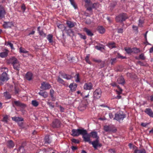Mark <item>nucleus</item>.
Returning <instances> with one entry per match:
<instances>
[{
    "mask_svg": "<svg viewBox=\"0 0 153 153\" xmlns=\"http://www.w3.org/2000/svg\"><path fill=\"white\" fill-rule=\"evenodd\" d=\"M9 62V63L13 66L14 65L17 63L19 61L16 58L12 57L10 59Z\"/></svg>",
    "mask_w": 153,
    "mask_h": 153,
    "instance_id": "nucleus-12",
    "label": "nucleus"
},
{
    "mask_svg": "<svg viewBox=\"0 0 153 153\" xmlns=\"http://www.w3.org/2000/svg\"><path fill=\"white\" fill-rule=\"evenodd\" d=\"M138 26L140 27H142L143 26V24L144 22V19L143 18L140 19L138 20Z\"/></svg>",
    "mask_w": 153,
    "mask_h": 153,
    "instance_id": "nucleus-30",
    "label": "nucleus"
},
{
    "mask_svg": "<svg viewBox=\"0 0 153 153\" xmlns=\"http://www.w3.org/2000/svg\"><path fill=\"white\" fill-rule=\"evenodd\" d=\"M13 104L16 106L24 108L26 107V105L22 103L19 101H15L13 102Z\"/></svg>",
    "mask_w": 153,
    "mask_h": 153,
    "instance_id": "nucleus-14",
    "label": "nucleus"
},
{
    "mask_svg": "<svg viewBox=\"0 0 153 153\" xmlns=\"http://www.w3.org/2000/svg\"><path fill=\"white\" fill-rule=\"evenodd\" d=\"M76 78L75 80V81L76 82H80V78L79 77V74H77L76 75Z\"/></svg>",
    "mask_w": 153,
    "mask_h": 153,
    "instance_id": "nucleus-55",
    "label": "nucleus"
},
{
    "mask_svg": "<svg viewBox=\"0 0 153 153\" xmlns=\"http://www.w3.org/2000/svg\"><path fill=\"white\" fill-rule=\"evenodd\" d=\"M134 153H146V151L144 149H137L134 150Z\"/></svg>",
    "mask_w": 153,
    "mask_h": 153,
    "instance_id": "nucleus-28",
    "label": "nucleus"
},
{
    "mask_svg": "<svg viewBox=\"0 0 153 153\" xmlns=\"http://www.w3.org/2000/svg\"><path fill=\"white\" fill-rule=\"evenodd\" d=\"M87 10H88L89 11L92 12V9L93 8L92 7L90 6H88L87 7Z\"/></svg>",
    "mask_w": 153,
    "mask_h": 153,
    "instance_id": "nucleus-57",
    "label": "nucleus"
},
{
    "mask_svg": "<svg viewBox=\"0 0 153 153\" xmlns=\"http://www.w3.org/2000/svg\"><path fill=\"white\" fill-rule=\"evenodd\" d=\"M38 94L40 96L43 97L44 98H46L48 96V94L46 92H40L38 93Z\"/></svg>",
    "mask_w": 153,
    "mask_h": 153,
    "instance_id": "nucleus-34",
    "label": "nucleus"
},
{
    "mask_svg": "<svg viewBox=\"0 0 153 153\" xmlns=\"http://www.w3.org/2000/svg\"><path fill=\"white\" fill-rule=\"evenodd\" d=\"M51 86L50 84L45 82H43L41 83L40 88L44 90H48L49 89Z\"/></svg>",
    "mask_w": 153,
    "mask_h": 153,
    "instance_id": "nucleus-9",
    "label": "nucleus"
},
{
    "mask_svg": "<svg viewBox=\"0 0 153 153\" xmlns=\"http://www.w3.org/2000/svg\"><path fill=\"white\" fill-rule=\"evenodd\" d=\"M66 33L68 35L70 36H74V32L71 28H69L67 30Z\"/></svg>",
    "mask_w": 153,
    "mask_h": 153,
    "instance_id": "nucleus-26",
    "label": "nucleus"
},
{
    "mask_svg": "<svg viewBox=\"0 0 153 153\" xmlns=\"http://www.w3.org/2000/svg\"><path fill=\"white\" fill-rule=\"evenodd\" d=\"M123 32V29L120 28L118 29L117 33H122Z\"/></svg>",
    "mask_w": 153,
    "mask_h": 153,
    "instance_id": "nucleus-60",
    "label": "nucleus"
},
{
    "mask_svg": "<svg viewBox=\"0 0 153 153\" xmlns=\"http://www.w3.org/2000/svg\"><path fill=\"white\" fill-rule=\"evenodd\" d=\"M83 30L86 33L87 35L88 36H91L94 35L93 33L90 30L86 27L84 28Z\"/></svg>",
    "mask_w": 153,
    "mask_h": 153,
    "instance_id": "nucleus-21",
    "label": "nucleus"
},
{
    "mask_svg": "<svg viewBox=\"0 0 153 153\" xmlns=\"http://www.w3.org/2000/svg\"><path fill=\"white\" fill-rule=\"evenodd\" d=\"M9 79L8 76L5 72L2 74L0 76V85L3 84L4 81H7Z\"/></svg>",
    "mask_w": 153,
    "mask_h": 153,
    "instance_id": "nucleus-4",
    "label": "nucleus"
},
{
    "mask_svg": "<svg viewBox=\"0 0 153 153\" xmlns=\"http://www.w3.org/2000/svg\"><path fill=\"white\" fill-rule=\"evenodd\" d=\"M78 35L82 39H86V37L85 35H82L81 33H78Z\"/></svg>",
    "mask_w": 153,
    "mask_h": 153,
    "instance_id": "nucleus-51",
    "label": "nucleus"
},
{
    "mask_svg": "<svg viewBox=\"0 0 153 153\" xmlns=\"http://www.w3.org/2000/svg\"><path fill=\"white\" fill-rule=\"evenodd\" d=\"M95 48L98 50L102 51V49H104V48L100 46H96Z\"/></svg>",
    "mask_w": 153,
    "mask_h": 153,
    "instance_id": "nucleus-56",
    "label": "nucleus"
},
{
    "mask_svg": "<svg viewBox=\"0 0 153 153\" xmlns=\"http://www.w3.org/2000/svg\"><path fill=\"white\" fill-rule=\"evenodd\" d=\"M128 18V16L126 13H121L116 17L115 20L117 22H122Z\"/></svg>",
    "mask_w": 153,
    "mask_h": 153,
    "instance_id": "nucleus-3",
    "label": "nucleus"
},
{
    "mask_svg": "<svg viewBox=\"0 0 153 153\" xmlns=\"http://www.w3.org/2000/svg\"><path fill=\"white\" fill-rule=\"evenodd\" d=\"M19 151L21 153H25V149H24V148L22 147H19Z\"/></svg>",
    "mask_w": 153,
    "mask_h": 153,
    "instance_id": "nucleus-52",
    "label": "nucleus"
},
{
    "mask_svg": "<svg viewBox=\"0 0 153 153\" xmlns=\"http://www.w3.org/2000/svg\"><path fill=\"white\" fill-rule=\"evenodd\" d=\"M101 89L99 88H97L93 93L94 98L97 99L100 98L101 96Z\"/></svg>",
    "mask_w": 153,
    "mask_h": 153,
    "instance_id": "nucleus-5",
    "label": "nucleus"
},
{
    "mask_svg": "<svg viewBox=\"0 0 153 153\" xmlns=\"http://www.w3.org/2000/svg\"><path fill=\"white\" fill-rule=\"evenodd\" d=\"M109 118L111 119H113L114 120V117L113 115V114L112 113H109Z\"/></svg>",
    "mask_w": 153,
    "mask_h": 153,
    "instance_id": "nucleus-62",
    "label": "nucleus"
},
{
    "mask_svg": "<svg viewBox=\"0 0 153 153\" xmlns=\"http://www.w3.org/2000/svg\"><path fill=\"white\" fill-rule=\"evenodd\" d=\"M107 45L109 48L111 49L116 47L115 43L113 42H109Z\"/></svg>",
    "mask_w": 153,
    "mask_h": 153,
    "instance_id": "nucleus-27",
    "label": "nucleus"
},
{
    "mask_svg": "<svg viewBox=\"0 0 153 153\" xmlns=\"http://www.w3.org/2000/svg\"><path fill=\"white\" fill-rule=\"evenodd\" d=\"M13 25V23L12 22H4L3 25V26L5 28H10Z\"/></svg>",
    "mask_w": 153,
    "mask_h": 153,
    "instance_id": "nucleus-16",
    "label": "nucleus"
},
{
    "mask_svg": "<svg viewBox=\"0 0 153 153\" xmlns=\"http://www.w3.org/2000/svg\"><path fill=\"white\" fill-rule=\"evenodd\" d=\"M6 13L4 7L2 6H0V19L4 17Z\"/></svg>",
    "mask_w": 153,
    "mask_h": 153,
    "instance_id": "nucleus-10",
    "label": "nucleus"
},
{
    "mask_svg": "<svg viewBox=\"0 0 153 153\" xmlns=\"http://www.w3.org/2000/svg\"><path fill=\"white\" fill-rule=\"evenodd\" d=\"M7 146L9 148L11 149L14 147L15 144L12 140H9L7 142Z\"/></svg>",
    "mask_w": 153,
    "mask_h": 153,
    "instance_id": "nucleus-15",
    "label": "nucleus"
},
{
    "mask_svg": "<svg viewBox=\"0 0 153 153\" xmlns=\"http://www.w3.org/2000/svg\"><path fill=\"white\" fill-rule=\"evenodd\" d=\"M53 36L51 34H49L48 35L47 39L49 41V43H52L53 42L52 40Z\"/></svg>",
    "mask_w": 153,
    "mask_h": 153,
    "instance_id": "nucleus-38",
    "label": "nucleus"
},
{
    "mask_svg": "<svg viewBox=\"0 0 153 153\" xmlns=\"http://www.w3.org/2000/svg\"><path fill=\"white\" fill-rule=\"evenodd\" d=\"M144 112L151 117L153 118V111L150 108H146Z\"/></svg>",
    "mask_w": 153,
    "mask_h": 153,
    "instance_id": "nucleus-11",
    "label": "nucleus"
},
{
    "mask_svg": "<svg viewBox=\"0 0 153 153\" xmlns=\"http://www.w3.org/2000/svg\"><path fill=\"white\" fill-rule=\"evenodd\" d=\"M69 87L72 91H74L76 90L77 85L76 84H74L73 83H71Z\"/></svg>",
    "mask_w": 153,
    "mask_h": 153,
    "instance_id": "nucleus-23",
    "label": "nucleus"
},
{
    "mask_svg": "<svg viewBox=\"0 0 153 153\" xmlns=\"http://www.w3.org/2000/svg\"><path fill=\"white\" fill-rule=\"evenodd\" d=\"M61 122L57 119H55L52 122V126L53 128H57L60 127Z\"/></svg>",
    "mask_w": 153,
    "mask_h": 153,
    "instance_id": "nucleus-8",
    "label": "nucleus"
},
{
    "mask_svg": "<svg viewBox=\"0 0 153 153\" xmlns=\"http://www.w3.org/2000/svg\"><path fill=\"white\" fill-rule=\"evenodd\" d=\"M117 81L118 83L123 85L125 83L124 79L123 76H121L119 78L117 79Z\"/></svg>",
    "mask_w": 153,
    "mask_h": 153,
    "instance_id": "nucleus-20",
    "label": "nucleus"
},
{
    "mask_svg": "<svg viewBox=\"0 0 153 153\" xmlns=\"http://www.w3.org/2000/svg\"><path fill=\"white\" fill-rule=\"evenodd\" d=\"M132 53H137L140 52L139 49L136 48H132Z\"/></svg>",
    "mask_w": 153,
    "mask_h": 153,
    "instance_id": "nucleus-41",
    "label": "nucleus"
},
{
    "mask_svg": "<svg viewBox=\"0 0 153 153\" xmlns=\"http://www.w3.org/2000/svg\"><path fill=\"white\" fill-rule=\"evenodd\" d=\"M110 126L106 125L104 127V129L106 132H110Z\"/></svg>",
    "mask_w": 153,
    "mask_h": 153,
    "instance_id": "nucleus-48",
    "label": "nucleus"
},
{
    "mask_svg": "<svg viewBox=\"0 0 153 153\" xmlns=\"http://www.w3.org/2000/svg\"><path fill=\"white\" fill-rule=\"evenodd\" d=\"M97 30L99 33L101 34L104 33L105 31V28L101 26H99L98 27Z\"/></svg>",
    "mask_w": 153,
    "mask_h": 153,
    "instance_id": "nucleus-17",
    "label": "nucleus"
},
{
    "mask_svg": "<svg viewBox=\"0 0 153 153\" xmlns=\"http://www.w3.org/2000/svg\"><path fill=\"white\" fill-rule=\"evenodd\" d=\"M19 52L20 53H28V51H26L23 48H22V47H21L19 48Z\"/></svg>",
    "mask_w": 153,
    "mask_h": 153,
    "instance_id": "nucleus-40",
    "label": "nucleus"
},
{
    "mask_svg": "<svg viewBox=\"0 0 153 153\" xmlns=\"http://www.w3.org/2000/svg\"><path fill=\"white\" fill-rule=\"evenodd\" d=\"M66 24L68 27L70 28H71L74 27L76 25V23L75 22L68 20L66 21Z\"/></svg>",
    "mask_w": 153,
    "mask_h": 153,
    "instance_id": "nucleus-13",
    "label": "nucleus"
},
{
    "mask_svg": "<svg viewBox=\"0 0 153 153\" xmlns=\"http://www.w3.org/2000/svg\"><path fill=\"white\" fill-rule=\"evenodd\" d=\"M93 85L90 82L85 83L83 85L84 89L86 90H91L93 89Z\"/></svg>",
    "mask_w": 153,
    "mask_h": 153,
    "instance_id": "nucleus-7",
    "label": "nucleus"
},
{
    "mask_svg": "<svg viewBox=\"0 0 153 153\" xmlns=\"http://www.w3.org/2000/svg\"><path fill=\"white\" fill-rule=\"evenodd\" d=\"M12 120L16 122H19L23 121L24 120L22 117H15L12 118Z\"/></svg>",
    "mask_w": 153,
    "mask_h": 153,
    "instance_id": "nucleus-24",
    "label": "nucleus"
},
{
    "mask_svg": "<svg viewBox=\"0 0 153 153\" xmlns=\"http://www.w3.org/2000/svg\"><path fill=\"white\" fill-rule=\"evenodd\" d=\"M146 59V57L144 56V54L143 53H142L140 54L139 56V59L142 60H145Z\"/></svg>",
    "mask_w": 153,
    "mask_h": 153,
    "instance_id": "nucleus-46",
    "label": "nucleus"
},
{
    "mask_svg": "<svg viewBox=\"0 0 153 153\" xmlns=\"http://www.w3.org/2000/svg\"><path fill=\"white\" fill-rule=\"evenodd\" d=\"M132 28L136 31H138V27L137 26L133 25L132 26Z\"/></svg>",
    "mask_w": 153,
    "mask_h": 153,
    "instance_id": "nucleus-63",
    "label": "nucleus"
},
{
    "mask_svg": "<svg viewBox=\"0 0 153 153\" xmlns=\"http://www.w3.org/2000/svg\"><path fill=\"white\" fill-rule=\"evenodd\" d=\"M85 3V6L86 7L91 5L92 3L91 0H84Z\"/></svg>",
    "mask_w": 153,
    "mask_h": 153,
    "instance_id": "nucleus-33",
    "label": "nucleus"
},
{
    "mask_svg": "<svg viewBox=\"0 0 153 153\" xmlns=\"http://www.w3.org/2000/svg\"><path fill=\"white\" fill-rule=\"evenodd\" d=\"M71 4L76 9L77 8V6L74 0H69Z\"/></svg>",
    "mask_w": 153,
    "mask_h": 153,
    "instance_id": "nucleus-39",
    "label": "nucleus"
},
{
    "mask_svg": "<svg viewBox=\"0 0 153 153\" xmlns=\"http://www.w3.org/2000/svg\"><path fill=\"white\" fill-rule=\"evenodd\" d=\"M89 143H91L95 149H97V147H101L102 146V144L99 143V140L98 139H96L93 142H91Z\"/></svg>",
    "mask_w": 153,
    "mask_h": 153,
    "instance_id": "nucleus-6",
    "label": "nucleus"
},
{
    "mask_svg": "<svg viewBox=\"0 0 153 153\" xmlns=\"http://www.w3.org/2000/svg\"><path fill=\"white\" fill-rule=\"evenodd\" d=\"M117 87L118 89L117 90V94H118L120 95L121 94L122 91H123V90L122 88H121L119 86H117Z\"/></svg>",
    "mask_w": 153,
    "mask_h": 153,
    "instance_id": "nucleus-47",
    "label": "nucleus"
},
{
    "mask_svg": "<svg viewBox=\"0 0 153 153\" xmlns=\"http://www.w3.org/2000/svg\"><path fill=\"white\" fill-rule=\"evenodd\" d=\"M57 81L59 83H61L63 85H64L65 83V81L61 79L59 76H58L57 77Z\"/></svg>",
    "mask_w": 153,
    "mask_h": 153,
    "instance_id": "nucleus-37",
    "label": "nucleus"
},
{
    "mask_svg": "<svg viewBox=\"0 0 153 153\" xmlns=\"http://www.w3.org/2000/svg\"><path fill=\"white\" fill-rule=\"evenodd\" d=\"M71 140L72 142L75 143H79V141L78 140L74 138L72 139Z\"/></svg>",
    "mask_w": 153,
    "mask_h": 153,
    "instance_id": "nucleus-54",
    "label": "nucleus"
},
{
    "mask_svg": "<svg viewBox=\"0 0 153 153\" xmlns=\"http://www.w3.org/2000/svg\"><path fill=\"white\" fill-rule=\"evenodd\" d=\"M4 96L7 99H10L11 97V95L9 93L6 91L4 93Z\"/></svg>",
    "mask_w": 153,
    "mask_h": 153,
    "instance_id": "nucleus-42",
    "label": "nucleus"
},
{
    "mask_svg": "<svg viewBox=\"0 0 153 153\" xmlns=\"http://www.w3.org/2000/svg\"><path fill=\"white\" fill-rule=\"evenodd\" d=\"M45 143L46 144H50L51 143V141L49 138L48 135H46L45 136L44 139Z\"/></svg>",
    "mask_w": 153,
    "mask_h": 153,
    "instance_id": "nucleus-29",
    "label": "nucleus"
},
{
    "mask_svg": "<svg viewBox=\"0 0 153 153\" xmlns=\"http://www.w3.org/2000/svg\"><path fill=\"white\" fill-rule=\"evenodd\" d=\"M39 35L41 36H42L44 37H45L46 36V34L43 32V30H41L39 32Z\"/></svg>",
    "mask_w": 153,
    "mask_h": 153,
    "instance_id": "nucleus-49",
    "label": "nucleus"
},
{
    "mask_svg": "<svg viewBox=\"0 0 153 153\" xmlns=\"http://www.w3.org/2000/svg\"><path fill=\"white\" fill-rule=\"evenodd\" d=\"M117 57L118 58H120V59H123L126 58V57L122 56L119 53H117Z\"/></svg>",
    "mask_w": 153,
    "mask_h": 153,
    "instance_id": "nucleus-53",
    "label": "nucleus"
},
{
    "mask_svg": "<svg viewBox=\"0 0 153 153\" xmlns=\"http://www.w3.org/2000/svg\"><path fill=\"white\" fill-rule=\"evenodd\" d=\"M124 50L128 54H131L132 53V48L129 47H125L124 48Z\"/></svg>",
    "mask_w": 153,
    "mask_h": 153,
    "instance_id": "nucleus-32",
    "label": "nucleus"
},
{
    "mask_svg": "<svg viewBox=\"0 0 153 153\" xmlns=\"http://www.w3.org/2000/svg\"><path fill=\"white\" fill-rule=\"evenodd\" d=\"M13 68L17 71H19L20 70V64L19 62L17 63H16L15 64H14L13 66Z\"/></svg>",
    "mask_w": 153,
    "mask_h": 153,
    "instance_id": "nucleus-25",
    "label": "nucleus"
},
{
    "mask_svg": "<svg viewBox=\"0 0 153 153\" xmlns=\"http://www.w3.org/2000/svg\"><path fill=\"white\" fill-rule=\"evenodd\" d=\"M90 135V137L91 136L93 138H96L97 139H99V137L97 135V132L96 131H92L90 133V134H89Z\"/></svg>",
    "mask_w": 153,
    "mask_h": 153,
    "instance_id": "nucleus-19",
    "label": "nucleus"
},
{
    "mask_svg": "<svg viewBox=\"0 0 153 153\" xmlns=\"http://www.w3.org/2000/svg\"><path fill=\"white\" fill-rule=\"evenodd\" d=\"M61 76L63 78L66 79L67 80L70 79L72 78L71 75L65 74H61Z\"/></svg>",
    "mask_w": 153,
    "mask_h": 153,
    "instance_id": "nucleus-31",
    "label": "nucleus"
},
{
    "mask_svg": "<svg viewBox=\"0 0 153 153\" xmlns=\"http://www.w3.org/2000/svg\"><path fill=\"white\" fill-rule=\"evenodd\" d=\"M8 119V117L7 115H5L4 117L2 120V121L4 122H5L6 123H7V122Z\"/></svg>",
    "mask_w": 153,
    "mask_h": 153,
    "instance_id": "nucleus-50",
    "label": "nucleus"
},
{
    "mask_svg": "<svg viewBox=\"0 0 153 153\" xmlns=\"http://www.w3.org/2000/svg\"><path fill=\"white\" fill-rule=\"evenodd\" d=\"M117 131V129L114 126H110V132L115 133Z\"/></svg>",
    "mask_w": 153,
    "mask_h": 153,
    "instance_id": "nucleus-35",
    "label": "nucleus"
},
{
    "mask_svg": "<svg viewBox=\"0 0 153 153\" xmlns=\"http://www.w3.org/2000/svg\"><path fill=\"white\" fill-rule=\"evenodd\" d=\"M89 56L90 55L88 54L85 57V60L86 62H87L89 64L91 65V63L90 61V60L89 59Z\"/></svg>",
    "mask_w": 153,
    "mask_h": 153,
    "instance_id": "nucleus-44",
    "label": "nucleus"
},
{
    "mask_svg": "<svg viewBox=\"0 0 153 153\" xmlns=\"http://www.w3.org/2000/svg\"><path fill=\"white\" fill-rule=\"evenodd\" d=\"M21 8L24 11H25V10H26L25 6L24 4H23L21 6Z\"/></svg>",
    "mask_w": 153,
    "mask_h": 153,
    "instance_id": "nucleus-64",
    "label": "nucleus"
},
{
    "mask_svg": "<svg viewBox=\"0 0 153 153\" xmlns=\"http://www.w3.org/2000/svg\"><path fill=\"white\" fill-rule=\"evenodd\" d=\"M32 76L33 74L32 73L28 72L26 74L25 77L27 80L30 81L32 79Z\"/></svg>",
    "mask_w": 153,
    "mask_h": 153,
    "instance_id": "nucleus-22",
    "label": "nucleus"
},
{
    "mask_svg": "<svg viewBox=\"0 0 153 153\" xmlns=\"http://www.w3.org/2000/svg\"><path fill=\"white\" fill-rule=\"evenodd\" d=\"M7 45L10 46L12 49H14L13 47V45L12 43H10V42H8L7 43Z\"/></svg>",
    "mask_w": 153,
    "mask_h": 153,
    "instance_id": "nucleus-61",
    "label": "nucleus"
},
{
    "mask_svg": "<svg viewBox=\"0 0 153 153\" xmlns=\"http://www.w3.org/2000/svg\"><path fill=\"white\" fill-rule=\"evenodd\" d=\"M126 117V115L122 111L117 112L115 114L114 120H115L120 122H122L124 119Z\"/></svg>",
    "mask_w": 153,
    "mask_h": 153,
    "instance_id": "nucleus-2",
    "label": "nucleus"
},
{
    "mask_svg": "<svg viewBox=\"0 0 153 153\" xmlns=\"http://www.w3.org/2000/svg\"><path fill=\"white\" fill-rule=\"evenodd\" d=\"M8 53V50L7 49L5 50L4 51L0 53V56L1 58H5L7 56Z\"/></svg>",
    "mask_w": 153,
    "mask_h": 153,
    "instance_id": "nucleus-18",
    "label": "nucleus"
},
{
    "mask_svg": "<svg viewBox=\"0 0 153 153\" xmlns=\"http://www.w3.org/2000/svg\"><path fill=\"white\" fill-rule=\"evenodd\" d=\"M116 58L111 59V63L112 65L114 64L116 62Z\"/></svg>",
    "mask_w": 153,
    "mask_h": 153,
    "instance_id": "nucleus-58",
    "label": "nucleus"
},
{
    "mask_svg": "<svg viewBox=\"0 0 153 153\" xmlns=\"http://www.w3.org/2000/svg\"><path fill=\"white\" fill-rule=\"evenodd\" d=\"M149 123H142L141 124V125L144 127H146V126L149 125Z\"/></svg>",
    "mask_w": 153,
    "mask_h": 153,
    "instance_id": "nucleus-59",
    "label": "nucleus"
},
{
    "mask_svg": "<svg viewBox=\"0 0 153 153\" xmlns=\"http://www.w3.org/2000/svg\"><path fill=\"white\" fill-rule=\"evenodd\" d=\"M47 104L49 105V107L51 109L53 108L54 107V106L53 105L54 103L53 102L48 101L47 102Z\"/></svg>",
    "mask_w": 153,
    "mask_h": 153,
    "instance_id": "nucleus-43",
    "label": "nucleus"
},
{
    "mask_svg": "<svg viewBox=\"0 0 153 153\" xmlns=\"http://www.w3.org/2000/svg\"><path fill=\"white\" fill-rule=\"evenodd\" d=\"M100 4L98 3H94L93 4L92 3L91 4L92 7L93 8L97 9L99 7Z\"/></svg>",
    "mask_w": 153,
    "mask_h": 153,
    "instance_id": "nucleus-36",
    "label": "nucleus"
},
{
    "mask_svg": "<svg viewBox=\"0 0 153 153\" xmlns=\"http://www.w3.org/2000/svg\"><path fill=\"white\" fill-rule=\"evenodd\" d=\"M32 104L35 107H37L39 105L38 102L36 100H33L32 101Z\"/></svg>",
    "mask_w": 153,
    "mask_h": 153,
    "instance_id": "nucleus-45",
    "label": "nucleus"
},
{
    "mask_svg": "<svg viewBox=\"0 0 153 153\" xmlns=\"http://www.w3.org/2000/svg\"><path fill=\"white\" fill-rule=\"evenodd\" d=\"M71 135L74 137H77L80 135L82 136L84 141L89 143L91 142L90 139V135L88 134L86 130L83 128L73 129L71 131Z\"/></svg>",
    "mask_w": 153,
    "mask_h": 153,
    "instance_id": "nucleus-1",
    "label": "nucleus"
}]
</instances>
